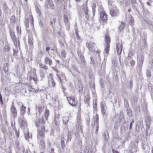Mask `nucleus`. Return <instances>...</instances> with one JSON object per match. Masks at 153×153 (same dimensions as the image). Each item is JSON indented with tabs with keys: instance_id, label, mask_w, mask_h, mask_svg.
<instances>
[{
	"instance_id": "obj_1",
	"label": "nucleus",
	"mask_w": 153,
	"mask_h": 153,
	"mask_svg": "<svg viewBox=\"0 0 153 153\" xmlns=\"http://www.w3.org/2000/svg\"><path fill=\"white\" fill-rule=\"evenodd\" d=\"M49 115V111L46 109L45 110L44 114L41 118L36 119L35 121V125L37 128L40 126V125H44L46 123V120H47Z\"/></svg>"
},
{
	"instance_id": "obj_2",
	"label": "nucleus",
	"mask_w": 153,
	"mask_h": 153,
	"mask_svg": "<svg viewBox=\"0 0 153 153\" xmlns=\"http://www.w3.org/2000/svg\"><path fill=\"white\" fill-rule=\"evenodd\" d=\"M137 59L138 60L137 65L138 67L140 70H141L142 68L144 60V56L143 55H141L137 56Z\"/></svg>"
},
{
	"instance_id": "obj_3",
	"label": "nucleus",
	"mask_w": 153,
	"mask_h": 153,
	"mask_svg": "<svg viewBox=\"0 0 153 153\" xmlns=\"http://www.w3.org/2000/svg\"><path fill=\"white\" fill-rule=\"evenodd\" d=\"M45 7L47 8L53 9L54 5L51 0H47L45 2Z\"/></svg>"
},
{
	"instance_id": "obj_4",
	"label": "nucleus",
	"mask_w": 153,
	"mask_h": 153,
	"mask_svg": "<svg viewBox=\"0 0 153 153\" xmlns=\"http://www.w3.org/2000/svg\"><path fill=\"white\" fill-rule=\"evenodd\" d=\"M10 110L11 113L13 117L14 118H16L17 115V111L16 108L14 105V103L13 102H12L11 107L10 108Z\"/></svg>"
},
{
	"instance_id": "obj_5",
	"label": "nucleus",
	"mask_w": 153,
	"mask_h": 153,
	"mask_svg": "<svg viewBox=\"0 0 153 153\" xmlns=\"http://www.w3.org/2000/svg\"><path fill=\"white\" fill-rule=\"evenodd\" d=\"M107 16L105 13L103 11L100 12V20H101L103 22H106L107 20Z\"/></svg>"
},
{
	"instance_id": "obj_6",
	"label": "nucleus",
	"mask_w": 153,
	"mask_h": 153,
	"mask_svg": "<svg viewBox=\"0 0 153 153\" xmlns=\"http://www.w3.org/2000/svg\"><path fill=\"white\" fill-rule=\"evenodd\" d=\"M101 111L103 116H106L107 115V107L105 103H101Z\"/></svg>"
},
{
	"instance_id": "obj_7",
	"label": "nucleus",
	"mask_w": 153,
	"mask_h": 153,
	"mask_svg": "<svg viewBox=\"0 0 153 153\" xmlns=\"http://www.w3.org/2000/svg\"><path fill=\"white\" fill-rule=\"evenodd\" d=\"M67 100L70 104L72 106H75L77 103V102L75 101L74 97H68Z\"/></svg>"
},
{
	"instance_id": "obj_8",
	"label": "nucleus",
	"mask_w": 153,
	"mask_h": 153,
	"mask_svg": "<svg viewBox=\"0 0 153 153\" xmlns=\"http://www.w3.org/2000/svg\"><path fill=\"white\" fill-rule=\"evenodd\" d=\"M110 14L112 16H116L119 15L118 10L116 8L111 10H110Z\"/></svg>"
},
{
	"instance_id": "obj_9",
	"label": "nucleus",
	"mask_w": 153,
	"mask_h": 153,
	"mask_svg": "<svg viewBox=\"0 0 153 153\" xmlns=\"http://www.w3.org/2000/svg\"><path fill=\"white\" fill-rule=\"evenodd\" d=\"M117 52L118 55H120L122 50V45L120 43H117L116 45Z\"/></svg>"
},
{
	"instance_id": "obj_10",
	"label": "nucleus",
	"mask_w": 153,
	"mask_h": 153,
	"mask_svg": "<svg viewBox=\"0 0 153 153\" xmlns=\"http://www.w3.org/2000/svg\"><path fill=\"white\" fill-rule=\"evenodd\" d=\"M82 9L85 13L86 18L87 19H88L89 17L88 13V10L87 6L86 5H83L82 6Z\"/></svg>"
},
{
	"instance_id": "obj_11",
	"label": "nucleus",
	"mask_w": 153,
	"mask_h": 153,
	"mask_svg": "<svg viewBox=\"0 0 153 153\" xmlns=\"http://www.w3.org/2000/svg\"><path fill=\"white\" fill-rule=\"evenodd\" d=\"M45 133V132L41 131L40 130H38L37 135L38 140H39V139L44 138Z\"/></svg>"
},
{
	"instance_id": "obj_12",
	"label": "nucleus",
	"mask_w": 153,
	"mask_h": 153,
	"mask_svg": "<svg viewBox=\"0 0 153 153\" xmlns=\"http://www.w3.org/2000/svg\"><path fill=\"white\" fill-rule=\"evenodd\" d=\"M95 45V43H90L87 42L86 43V46L88 48L89 50L91 52H93V48Z\"/></svg>"
},
{
	"instance_id": "obj_13",
	"label": "nucleus",
	"mask_w": 153,
	"mask_h": 153,
	"mask_svg": "<svg viewBox=\"0 0 153 153\" xmlns=\"http://www.w3.org/2000/svg\"><path fill=\"white\" fill-rule=\"evenodd\" d=\"M18 121L20 125L22 127H25L27 126L26 122V121L24 120L23 119H21L20 118H19Z\"/></svg>"
},
{
	"instance_id": "obj_14",
	"label": "nucleus",
	"mask_w": 153,
	"mask_h": 153,
	"mask_svg": "<svg viewBox=\"0 0 153 153\" xmlns=\"http://www.w3.org/2000/svg\"><path fill=\"white\" fill-rule=\"evenodd\" d=\"M78 55L79 56V57L80 59L81 62H82L84 65H86V62L85 61L83 56L80 53H79Z\"/></svg>"
},
{
	"instance_id": "obj_15",
	"label": "nucleus",
	"mask_w": 153,
	"mask_h": 153,
	"mask_svg": "<svg viewBox=\"0 0 153 153\" xmlns=\"http://www.w3.org/2000/svg\"><path fill=\"white\" fill-rule=\"evenodd\" d=\"M37 128L38 130H40L41 131L44 132H47L48 131L47 130L45 129V126L44 125H40V126Z\"/></svg>"
},
{
	"instance_id": "obj_16",
	"label": "nucleus",
	"mask_w": 153,
	"mask_h": 153,
	"mask_svg": "<svg viewBox=\"0 0 153 153\" xmlns=\"http://www.w3.org/2000/svg\"><path fill=\"white\" fill-rule=\"evenodd\" d=\"M39 140V144L40 146V147L42 149H44L45 147V143L44 141V140H43V139H39L38 140Z\"/></svg>"
},
{
	"instance_id": "obj_17",
	"label": "nucleus",
	"mask_w": 153,
	"mask_h": 153,
	"mask_svg": "<svg viewBox=\"0 0 153 153\" xmlns=\"http://www.w3.org/2000/svg\"><path fill=\"white\" fill-rule=\"evenodd\" d=\"M45 61L46 64H48L50 65H51L52 64V61L48 57L45 58Z\"/></svg>"
},
{
	"instance_id": "obj_18",
	"label": "nucleus",
	"mask_w": 153,
	"mask_h": 153,
	"mask_svg": "<svg viewBox=\"0 0 153 153\" xmlns=\"http://www.w3.org/2000/svg\"><path fill=\"white\" fill-rule=\"evenodd\" d=\"M126 110L127 115L129 117H131L132 115V111L130 108H126Z\"/></svg>"
},
{
	"instance_id": "obj_19",
	"label": "nucleus",
	"mask_w": 153,
	"mask_h": 153,
	"mask_svg": "<svg viewBox=\"0 0 153 153\" xmlns=\"http://www.w3.org/2000/svg\"><path fill=\"white\" fill-rule=\"evenodd\" d=\"M20 109L21 114L22 116H23L25 113L26 107L24 106H22V107H20Z\"/></svg>"
},
{
	"instance_id": "obj_20",
	"label": "nucleus",
	"mask_w": 153,
	"mask_h": 153,
	"mask_svg": "<svg viewBox=\"0 0 153 153\" xmlns=\"http://www.w3.org/2000/svg\"><path fill=\"white\" fill-rule=\"evenodd\" d=\"M84 152L85 153H92V151L90 149V147L89 146H87L85 147L84 149Z\"/></svg>"
},
{
	"instance_id": "obj_21",
	"label": "nucleus",
	"mask_w": 153,
	"mask_h": 153,
	"mask_svg": "<svg viewBox=\"0 0 153 153\" xmlns=\"http://www.w3.org/2000/svg\"><path fill=\"white\" fill-rule=\"evenodd\" d=\"M10 34L12 40L15 39L16 38V37L15 34L14 32L12 30H10Z\"/></svg>"
},
{
	"instance_id": "obj_22",
	"label": "nucleus",
	"mask_w": 153,
	"mask_h": 153,
	"mask_svg": "<svg viewBox=\"0 0 153 153\" xmlns=\"http://www.w3.org/2000/svg\"><path fill=\"white\" fill-rule=\"evenodd\" d=\"M12 40L13 41L15 45L16 48L17 46H20V43L19 40L16 38Z\"/></svg>"
},
{
	"instance_id": "obj_23",
	"label": "nucleus",
	"mask_w": 153,
	"mask_h": 153,
	"mask_svg": "<svg viewBox=\"0 0 153 153\" xmlns=\"http://www.w3.org/2000/svg\"><path fill=\"white\" fill-rule=\"evenodd\" d=\"M69 120V119L68 117H64L63 118V124L65 125H67Z\"/></svg>"
},
{
	"instance_id": "obj_24",
	"label": "nucleus",
	"mask_w": 153,
	"mask_h": 153,
	"mask_svg": "<svg viewBox=\"0 0 153 153\" xmlns=\"http://www.w3.org/2000/svg\"><path fill=\"white\" fill-rule=\"evenodd\" d=\"M103 136L105 140H108L109 137L108 136V133L107 131H105L104 133Z\"/></svg>"
},
{
	"instance_id": "obj_25",
	"label": "nucleus",
	"mask_w": 153,
	"mask_h": 153,
	"mask_svg": "<svg viewBox=\"0 0 153 153\" xmlns=\"http://www.w3.org/2000/svg\"><path fill=\"white\" fill-rule=\"evenodd\" d=\"M105 40L106 45H109V43L110 42V37L107 36H105Z\"/></svg>"
},
{
	"instance_id": "obj_26",
	"label": "nucleus",
	"mask_w": 153,
	"mask_h": 153,
	"mask_svg": "<svg viewBox=\"0 0 153 153\" xmlns=\"http://www.w3.org/2000/svg\"><path fill=\"white\" fill-rule=\"evenodd\" d=\"M65 139L63 137H62L61 138V147L63 149H64L65 148Z\"/></svg>"
},
{
	"instance_id": "obj_27",
	"label": "nucleus",
	"mask_w": 153,
	"mask_h": 153,
	"mask_svg": "<svg viewBox=\"0 0 153 153\" xmlns=\"http://www.w3.org/2000/svg\"><path fill=\"white\" fill-rule=\"evenodd\" d=\"M3 10L6 12H7L9 10V8L6 3H4L3 4Z\"/></svg>"
},
{
	"instance_id": "obj_28",
	"label": "nucleus",
	"mask_w": 153,
	"mask_h": 153,
	"mask_svg": "<svg viewBox=\"0 0 153 153\" xmlns=\"http://www.w3.org/2000/svg\"><path fill=\"white\" fill-rule=\"evenodd\" d=\"M125 26V25L124 22H122L119 26L118 27L119 30H122L123 29Z\"/></svg>"
},
{
	"instance_id": "obj_29",
	"label": "nucleus",
	"mask_w": 153,
	"mask_h": 153,
	"mask_svg": "<svg viewBox=\"0 0 153 153\" xmlns=\"http://www.w3.org/2000/svg\"><path fill=\"white\" fill-rule=\"evenodd\" d=\"M28 42L30 46H32L33 44V39L32 37H29Z\"/></svg>"
},
{
	"instance_id": "obj_30",
	"label": "nucleus",
	"mask_w": 153,
	"mask_h": 153,
	"mask_svg": "<svg viewBox=\"0 0 153 153\" xmlns=\"http://www.w3.org/2000/svg\"><path fill=\"white\" fill-rule=\"evenodd\" d=\"M124 106L125 108H129L128 103L127 99L125 98L124 99Z\"/></svg>"
},
{
	"instance_id": "obj_31",
	"label": "nucleus",
	"mask_w": 153,
	"mask_h": 153,
	"mask_svg": "<svg viewBox=\"0 0 153 153\" xmlns=\"http://www.w3.org/2000/svg\"><path fill=\"white\" fill-rule=\"evenodd\" d=\"M145 121L146 122V125H149L150 123V122L151 121V118L149 116H147L145 118Z\"/></svg>"
},
{
	"instance_id": "obj_32",
	"label": "nucleus",
	"mask_w": 153,
	"mask_h": 153,
	"mask_svg": "<svg viewBox=\"0 0 153 153\" xmlns=\"http://www.w3.org/2000/svg\"><path fill=\"white\" fill-rule=\"evenodd\" d=\"M37 110L38 111L39 115H40L43 111V108L42 106H38L37 108Z\"/></svg>"
},
{
	"instance_id": "obj_33",
	"label": "nucleus",
	"mask_w": 153,
	"mask_h": 153,
	"mask_svg": "<svg viewBox=\"0 0 153 153\" xmlns=\"http://www.w3.org/2000/svg\"><path fill=\"white\" fill-rule=\"evenodd\" d=\"M66 52L65 50L63 49L61 51V56L63 59L65 58L66 56Z\"/></svg>"
},
{
	"instance_id": "obj_34",
	"label": "nucleus",
	"mask_w": 153,
	"mask_h": 153,
	"mask_svg": "<svg viewBox=\"0 0 153 153\" xmlns=\"http://www.w3.org/2000/svg\"><path fill=\"white\" fill-rule=\"evenodd\" d=\"M109 47H110V45H105V53L107 54L109 52Z\"/></svg>"
},
{
	"instance_id": "obj_35",
	"label": "nucleus",
	"mask_w": 153,
	"mask_h": 153,
	"mask_svg": "<svg viewBox=\"0 0 153 153\" xmlns=\"http://www.w3.org/2000/svg\"><path fill=\"white\" fill-rule=\"evenodd\" d=\"M10 23L12 24H14L15 21V17L14 16H11L10 19Z\"/></svg>"
},
{
	"instance_id": "obj_36",
	"label": "nucleus",
	"mask_w": 153,
	"mask_h": 153,
	"mask_svg": "<svg viewBox=\"0 0 153 153\" xmlns=\"http://www.w3.org/2000/svg\"><path fill=\"white\" fill-rule=\"evenodd\" d=\"M51 82V86L52 87H54L55 86V83L53 80V78H52L51 79L50 81L49 80L48 83L49 84V83Z\"/></svg>"
},
{
	"instance_id": "obj_37",
	"label": "nucleus",
	"mask_w": 153,
	"mask_h": 153,
	"mask_svg": "<svg viewBox=\"0 0 153 153\" xmlns=\"http://www.w3.org/2000/svg\"><path fill=\"white\" fill-rule=\"evenodd\" d=\"M99 117L98 114H97L95 117L94 120V123L96 124V125H98Z\"/></svg>"
},
{
	"instance_id": "obj_38",
	"label": "nucleus",
	"mask_w": 153,
	"mask_h": 153,
	"mask_svg": "<svg viewBox=\"0 0 153 153\" xmlns=\"http://www.w3.org/2000/svg\"><path fill=\"white\" fill-rule=\"evenodd\" d=\"M68 138L67 140V141L68 142H70L71 140V135L70 132H68Z\"/></svg>"
},
{
	"instance_id": "obj_39",
	"label": "nucleus",
	"mask_w": 153,
	"mask_h": 153,
	"mask_svg": "<svg viewBox=\"0 0 153 153\" xmlns=\"http://www.w3.org/2000/svg\"><path fill=\"white\" fill-rule=\"evenodd\" d=\"M146 76L147 77H150L151 76V71L150 70L148 69L146 71Z\"/></svg>"
},
{
	"instance_id": "obj_40",
	"label": "nucleus",
	"mask_w": 153,
	"mask_h": 153,
	"mask_svg": "<svg viewBox=\"0 0 153 153\" xmlns=\"http://www.w3.org/2000/svg\"><path fill=\"white\" fill-rule=\"evenodd\" d=\"M54 123L56 126H58L59 124V120L58 118H56L54 120Z\"/></svg>"
},
{
	"instance_id": "obj_41",
	"label": "nucleus",
	"mask_w": 153,
	"mask_h": 153,
	"mask_svg": "<svg viewBox=\"0 0 153 153\" xmlns=\"http://www.w3.org/2000/svg\"><path fill=\"white\" fill-rule=\"evenodd\" d=\"M25 24L26 26V27L27 28H28L29 27V21L28 19H26L25 21Z\"/></svg>"
},
{
	"instance_id": "obj_42",
	"label": "nucleus",
	"mask_w": 153,
	"mask_h": 153,
	"mask_svg": "<svg viewBox=\"0 0 153 153\" xmlns=\"http://www.w3.org/2000/svg\"><path fill=\"white\" fill-rule=\"evenodd\" d=\"M90 97L89 95L88 94L85 97V102H87V103H88V102L89 101V100H90Z\"/></svg>"
},
{
	"instance_id": "obj_43",
	"label": "nucleus",
	"mask_w": 153,
	"mask_h": 153,
	"mask_svg": "<svg viewBox=\"0 0 153 153\" xmlns=\"http://www.w3.org/2000/svg\"><path fill=\"white\" fill-rule=\"evenodd\" d=\"M25 137L26 140H28L30 138V135L28 132L27 133H25Z\"/></svg>"
},
{
	"instance_id": "obj_44",
	"label": "nucleus",
	"mask_w": 153,
	"mask_h": 153,
	"mask_svg": "<svg viewBox=\"0 0 153 153\" xmlns=\"http://www.w3.org/2000/svg\"><path fill=\"white\" fill-rule=\"evenodd\" d=\"M39 66L40 67V68H42L43 69H45V70H47L48 69V67L46 66L43 64H39Z\"/></svg>"
},
{
	"instance_id": "obj_45",
	"label": "nucleus",
	"mask_w": 153,
	"mask_h": 153,
	"mask_svg": "<svg viewBox=\"0 0 153 153\" xmlns=\"http://www.w3.org/2000/svg\"><path fill=\"white\" fill-rule=\"evenodd\" d=\"M64 20L65 22V23H67L68 22V18L66 15H64Z\"/></svg>"
},
{
	"instance_id": "obj_46",
	"label": "nucleus",
	"mask_w": 153,
	"mask_h": 153,
	"mask_svg": "<svg viewBox=\"0 0 153 153\" xmlns=\"http://www.w3.org/2000/svg\"><path fill=\"white\" fill-rule=\"evenodd\" d=\"M8 64L7 63H6V64L4 65L3 68L4 69L5 72H6L8 71Z\"/></svg>"
},
{
	"instance_id": "obj_47",
	"label": "nucleus",
	"mask_w": 153,
	"mask_h": 153,
	"mask_svg": "<svg viewBox=\"0 0 153 153\" xmlns=\"http://www.w3.org/2000/svg\"><path fill=\"white\" fill-rule=\"evenodd\" d=\"M130 63L131 64V67L132 68H133V67L134 66V65H135V62L133 60H131L130 61Z\"/></svg>"
},
{
	"instance_id": "obj_48",
	"label": "nucleus",
	"mask_w": 153,
	"mask_h": 153,
	"mask_svg": "<svg viewBox=\"0 0 153 153\" xmlns=\"http://www.w3.org/2000/svg\"><path fill=\"white\" fill-rule=\"evenodd\" d=\"M93 107L94 110H96L97 107V100H95L93 102Z\"/></svg>"
},
{
	"instance_id": "obj_49",
	"label": "nucleus",
	"mask_w": 153,
	"mask_h": 153,
	"mask_svg": "<svg viewBox=\"0 0 153 153\" xmlns=\"http://www.w3.org/2000/svg\"><path fill=\"white\" fill-rule=\"evenodd\" d=\"M76 120L77 123L78 124V126H79V125L81 123V118L79 116L77 117Z\"/></svg>"
},
{
	"instance_id": "obj_50",
	"label": "nucleus",
	"mask_w": 153,
	"mask_h": 153,
	"mask_svg": "<svg viewBox=\"0 0 153 153\" xmlns=\"http://www.w3.org/2000/svg\"><path fill=\"white\" fill-rule=\"evenodd\" d=\"M4 49L6 51H8L10 49V48L8 45H6L4 47Z\"/></svg>"
},
{
	"instance_id": "obj_51",
	"label": "nucleus",
	"mask_w": 153,
	"mask_h": 153,
	"mask_svg": "<svg viewBox=\"0 0 153 153\" xmlns=\"http://www.w3.org/2000/svg\"><path fill=\"white\" fill-rule=\"evenodd\" d=\"M134 55V53L132 51H130L128 53V57L131 58Z\"/></svg>"
},
{
	"instance_id": "obj_52",
	"label": "nucleus",
	"mask_w": 153,
	"mask_h": 153,
	"mask_svg": "<svg viewBox=\"0 0 153 153\" xmlns=\"http://www.w3.org/2000/svg\"><path fill=\"white\" fill-rule=\"evenodd\" d=\"M134 18L132 17H131L129 22L130 23V24L133 25L134 24Z\"/></svg>"
},
{
	"instance_id": "obj_53",
	"label": "nucleus",
	"mask_w": 153,
	"mask_h": 153,
	"mask_svg": "<svg viewBox=\"0 0 153 153\" xmlns=\"http://www.w3.org/2000/svg\"><path fill=\"white\" fill-rule=\"evenodd\" d=\"M133 2V1L132 0H126V4L128 5L129 4L132 3Z\"/></svg>"
},
{
	"instance_id": "obj_54",
	"label": "nucleus",
	"mask_w": 153,
	"mask_h": 153,
	"mask_svg": "<svg viewBox=\"0 0 153 153\" xmlns=\"http://www.w3.org/2000/svg\"><path fill=\"white\" fill-rule=\"evenodd\" d=\"M16 135L17 137V138H18L19 136V131L18 130L17 131V130H16V131L15 132Z\"/></svg>"
},
{
	"instance_id": "obj_55",
	"label": "nucleus",
	"mask_w": 153,
	"mask_h": 153,
	"mask_svg": "<svg viewBox=\"0 0 153 153\" xmlns=\"http://www.w3.org/2000/svg\"><path fill=\"white\" fill-rule=\"evenodd\" d=\"M0 101L2 105H3V101L2 97L1 92H0Z\"/></svg>"
},
{
	"instance_id": "obj_56",
	"label": "nucleus",
	"mask_w": 153,
	"mask_h": 153,
	"mask_svg": "<svg viewBox=\"0 0 153 153\" xmlns=\"http://www.w3.org/2000/svg\"><path fill=\"white\" fill-rule=\"evenodd\" d=\"M16 30L17 32V33L19 34H20L21 33V29H19V27L18 26H17L16 27Z\"/></svg>"
},
{
	"instance_id": "obj_57",
	"label": "nucleus",
	"mask_w": 153,
	"mask_h": 153,
	"mask_svg": "<svg viewBox=\"0 0 153 153\" xmlns=\"http://www.w3.org/2000/svg\"><path fill=\"white\" fill-rule=\"evenodd\" d=\"M134 123V120L133 119L132 120V122L131 123L130 125H129V129L130 130H131L132 129V126L133 123Z\"/></svg>"
},
{
	"instance_id": "obj_58",
	"label": "nucleus",
	"mask_w": 153,
	"mask_h": 153,
	"mask_svg": "<svg viewBox=\"0 0 153 153\" xmlns=\"http://www.w3.org/2000/svg\"><path fill=\"white\" fill-rule=\"evenodd\" d=\"M75 33H76V36L77 38L78 39H80V37L79 36V34L78 33V31L76 30V31H75Z\"/></svg>"
},
{
	"instance_id": "obj_59",
	"label": "nucleus",
	"mask_w": 153,
	"mask_h": 153,
	"mask_svg": "<svg viewBox=\"0 0 153 153\" xmlns=\"http://www.w3.org/2000/svg\"><path fill=\"white\" fill-rule=\"evenodd\" d=\"M36 11L37 13H38V14L39 16H40L41 15V12L39 9L38 8H37L36 9Z\"/></svg>"
},
{
	"instance_id": "obj_60",
	"label": "nucleus",
	"mask_w": 153,
	"mask_h": 153,
	"mask_svg": "<svg viewBox=\"0 0 153 153\" xmlns=\"http://www.w3.org/2000/svg\"><path fill=\"white\" fill-rule=\"evenodd\" d=\"M133 100L135 102H137V97L136 96H134L133 97Z\"/></svg>"
},
{
	"instance_id": "obj_61",
	"label": "nucleus",
	"mask_w": 153,
	"mask_h": 153,
	"mask_svg": "<svg viewBox=\"0 0 153 153\" xmlns=\"http://www.w3.org/2000/svg\"><path fill=\"white\" fill-rule=\"evenodd\" d=\"M137 152V149L136 148H134L132 149V152L131 153H133V152Z\"/></svg>"
},
{
	"instance_id": "obj_62",
	"label": "nucleus",
	"mask_w": 153,
	"mask_h": 153,
	"mask_svg": "<svg viewBox=\"0 0 153 153\" xmlns=\"http://www.w3.org/2000/svg\"><path fill=\"white\" fill-rule=\"evenodd\" d=\"M90 59L91 62V63L93 64H95V62L93 58L92 57H91Z\"/></svg>"
},
{
	"instance_id": "obj_63",
	"label": "nucleus",
	"mask_w": 153,
	"mask_h": 153,
	"mask_svg": "<svg viewBox=\"0 0 153 153\" xmlns=\"http://www.w3.org/2000/svg\"><path fill=\"white\" fill-rule=\"evenodd\" d=\"M133 86V82L132 80H131L130 82L129 83V88L130 89H131Z\"/></svg>"
},
{
	"instance_id": "obj_64",
	"label": "nucleus",
	"mask_w": 153,
	"mask_h": 153,
	"mask_svg": "<svg viewBox=\"0 0 153 153\" xmlns=\"http://www.w3.org/2000/svg\"><path fill=\"white\" fill-rule=\"evenodd\" d=\"M39 25L41 27H43V23L42 21H40L39 22Z\"/></svg>"
}]
</instances>
